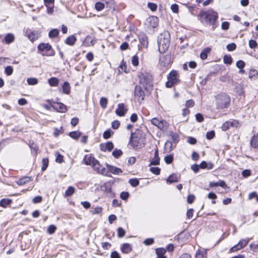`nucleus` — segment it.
I'll return each instance as SVG.
<instances>
[{
	"instance_id": "a18cd8bd",
	"label": "nucleus",
	"mask_w": 258,
	"mask_h": 258,
	"mask_svg": "<svg viewBox=\"0 0 258 258\" xmlns=\"http://www.w3.org/2000/svg\"><path fill=\"white\" fill-rule=\"evenodd\" d=\"M95 8L97 11H100L104 8V5L102 3L97 2L95 5Z\"/></svg>"
},
{
	"instance_id": "393cba45",
	"label": "nucleus",
	"mask_w": 258,
	"mask_h": 258,
	"mask_svg": "<svg viewBox=\"0 0 258 258\" xmlns=\"http://www.w3.org/2000/svg\"><path fill=\"white\" fill-rule=\"evenodd\" d=\"M77 41V38L74 35L69 36L66 40V43L69 45H73Z\"/></svg>"
},
{
	"instance_id": "3c124183",
	"label": "nucleus",
	"mask_w": 258,
	"mask_h": 258,
	"mask_svg": "<svg viewBox=\"0 0 258 258\" xmlns=\"http://www.w3.org/2000/svg\"><path fill=\"white\" fill-rule=\"evenodd\" d=\"M241 246L239 245V243H238L236 245H234L232 246L229 250V251L232 252H235L239 250H240L241 249L243 248L242 247H240Z\"/></svg>"
},
{
	"instance_id": "680f3d73",
	"label": "nucleus",
	"mask_w": 258,
	"mask_h": 258,
	"mask_svg": "<svg viewBox=\"0 0 258 258\" xmlns=\"http://www.w3.org/2000/svg\"><path fill=\"white\" fill-rule=\"evenodd\" d=\"M5 72L7 75H11L13 72V69L11 66H7L6 67Z\"/></svg>"
},
{
	"instance_id": "ddd939ff",
	"label": "nucleus",
	"mask_w": 258,
	"mask_h": 258,
	"mask_svg": "<svg viewBox=\"0 0 258 258\" xmlns=\"http://www.w3.org/2000/svg\"><path fill=\"white\" fill-rule=\"evenodd\" d=\"M179 77V75L177 71L172 70L168 74L167 76V80L168 81H179V80H178Z\"/></svg>"
},
{
	"instance_id": "412c9836",
	"label": "nucleus",
	"mask_w": 258,
	"mask_h": 258,
	"mask_svg": "<svg viewBox=\"0 0 258 258\" xmlns=\"http://www.w3.org/2000/svg\"><path fill=\"white\" fill-rule=\"evenodd\" d=\"M166 251V249L163 248H157L156 249V253L157 255V258H166L164 255Z\"/></svg>"
},
{
	"instance_id": "69168bd1",
	"label": "nucleus",
	"mask_w": 258,
	"mask_h": 258,
	"mask_svg": "<svg viewBox=\"0 0 258 258\" xmlns=\"http://www.w3.org/2000/svg\"><path fill=\"white\" fill-rule=\"evenodd\" d=\"M120 125V122L118 120H114L111 123V126L113 129H117Z\"/></svg>"
},
{
	"instance_id": "bb28decb",
	"label": "nucleus",
	"mask_w": 258,
	"mask_h": 258,
	"mask_svg": "<svg viewBox=\"0 0 258 258\" xmlns=\"http://www.w3.org/2000/svg\"><path fill=\"white\" fill-rule=\"evenodd\" d=\"M233 86H235V92L239 95H241L243 92V88L241 84H239L235 82L234 84H233Z\"/></svg>"
},
{
	"instance_id": "72a5a7b5",
	"label": "nucleus",
	"mask_w": 258,
	"mask_h": 258,
	"mask_svg": "<svg viewBox=\"0 0 258 258\" xmlns=\"http://www.w3.org/2000/svg\"><path fill=\"white\" fill-rule=\"evenodd\" d=\"M210 49L209 48H207L204 49L200 54V57L202 59H206L207 58L208 53L210 52Z\"/></svg>"
},
{
	"instance_id": "aec40b11",
	"label": "nucleus",
	"mask_w": 258,
	"mask_h": 258,
	"mask_svg": "<svg viewBox=\"0 0 258 258\" xmlns=\"http://www.w3.org/2000/svg\"><path fill=\"white\" fill-rule=\"evenodd\" d=\"M250 143L252 147L258 149V133L253 136Z\"/></svg>"
},
{
	"instance_id": "7ed1b4c3",
	"label": "nucleus",
	"mask_w": 258,
	"mask_h": 258,
	"mask_svg": "<svg viewBox=\"0 0 258 258\" xmlns=\"http://www.w3.org/2000/svg\"><path fill=\"white\" fill-rule=\"evenodd\" d=\"M170 44V35L168 32L161 34L158 38L159 51L164 53L168 48Z\"/></svg>"
},
{
	"instance_id": "39448f33",
	"label": "nucleus",
	"mask_w": 258,
	"mask_h": 258,
	"mask_svg": "<svg viewBox=\"0 0 258 258\" xmlns=\"http://www.w3.org/2000/svg\"><path fill=\"white\" fill-rule=\"evenodd\" d=\"M128 144L134 149H138L141 148L140 139L137 136H136L135 133H131Z\"/></svg>"
},
{
	"instance_id": "09e8293b",
	"label": "nucleus",
	"mask_w": 258,
	"mask_h": 258,
	"mask_svg": "<svg viewBox=\"0 0 258 258\" xmlns=\"http://www.w3.org/2000/svg\"><path fill=\"white\" fill-rule=\"evenodd\" d=\"M160 164V158L154 157L151 161L149 166L151 165H157Z\"/></svg>"
},
{
	"instance_id": "4be33fe9",
	"label": "nucleus",
	"mask_w": 258,
	"mask_h": 258,
	"mask_svg": "<svg viewBox=\"0 0 258 258\" xmlns=\"http://www.w3.org/2000/svg\"><path fill=\"white\" fill-rule=\"evenodd\" d=\"M31 180V177L29 176H24L20 179H19L18 181H16V183L19 185H23L26 183L29 182Z\"/></svg>"
},
{
	"instance_id": "4c0bfd02",
	"label": "nucleus",
	"mask_w": 258,
	"mask_h": 258,
	"mask_svg": "<svg viewBox=\"0 0 258 258\" xmlns=\"http://www.w3.org/2000/svg\"><path fill=\"white\" fill-rule=\"evenodd\" d=\"M113 132L110 129L105 131L103 134V137L105 139H108L113 135Z\"/></svg>"
},
{
	"instance_id": "b1692460",
	"label": "nucleus",
	"mask_w": 258,
	"mask_h": 258,
	"mask_svg": "<svg viewBox=\"0 0 258 258\" xmlns=\"http://www.w3.org/2000/svg\"><path fill=\"white\" fill-rule=\"evenodd\" d=\"M161 64L163 66H168L170 63V56L169 55H165L160 58Z\"/></svg>"
},
{
	"instance_id": "8fccbe9b",
	"label": "nucleus",
	"mask_w": 258,
	"mask_h": 258,
	"mask_svg": "<svg viewBox=\"0 0 258 258\" xmlns=\"http://www.w3.org/2000/svg\"><path fill=\"white\" fill-rule=\"evenodd\" d=\"M125 231L121 227H119L117 229V236L119 238L123 237L125 235Z\"/></svg>"
},
{
	"instance_id": "864d4df0",
	"label": "nucleus",
	"mask_w": 258,
	"mask_h": 258,
	"mask_svg": "<svg viewBox=\"0 0 258 258\" xmlns=\"http://www.w3.org/2000/svg\"><path fill=\"white\" fill-rule=\"evenodd\" d=\"M47 8V13L49 15L52 14L54 12V4L45 6Z\"/></svg>"
},
{
	"instance_id": "4468645a",
	"label": "nucleus",
	"mask_w": 258,
	"mask_h": 258,
	"mask_svg": "<svg viewBox=\"0 0 258 258\" xmlns=\"http://www.w3.org/2000/svg\"><path fill=\"white\" fill-rule=\"evenodd\" d=\"M120 250L122 253H128L132 251V246L128 243H123L120 246Z\"/></svg>"
},
{
	"instance_id": "58836bf2",
	"label": "nucleus",
	"mask_w": 258,
	"mask_h": 258,
	"mask_svg": "<svg viewBox=\"0 0 258 258\" xmlns=\"http://www.w3.org/2000/svg\"><path fill=\"white\" fill-rule=\"evenodd\" d=\"M123 153L120 149H115L112 153V156L115 158H118L122 155Z\"/></svg>"
},
{
	"instance_id": "a878e982",
	"label": "nucleus",
	"mask_w": 258,
	"mask_h": 258,
	"mask_svg": "<svg viewBox=\"0 0 258 258\" xmlns=\"http://www.w3.org/2000/svg\"><path fill=\"white\" fill-rule=\"evenodd\" d=\"M221 186L222 187H225L226 186V183L223 180H220L218 182H211L210 183V187H215V186Z\"/></svg>"
},
{
	"instance_id": "5fc2aeb1",
	"label": "nucleus",
	"mask_w": 258,
	"mask_h": 258,
	"mask_svg": "<svg viewBox=\"0 0 258 258\" xmlns=\"http://www.w3.org/2000/svg\"><path fill=\"white\" fill-rule=\"evenodd\" d=\"M248 242L249 239L248 238L241 239L239 241L238 243L239 244V245L241 246L240 247L243 248L247 244Z\"/></svg>"
},
{
	"instance_id": "c85d7f7f",
	"label": "nucleus",
	"mask_w": 258,
	"mask_h": 258,
	"mask_svg": "<svg viewBox=\"0 0 258 258\" xmlns=\"http://www.w3.org/2000/svg\"><path fill=\"white\" fill-rule=\"evenodd\" d=\"M258 76V71L256 70H251L249 72V78L250 79L255 80Z\"/></svg>"
},
{
	"instance_id": "f704fd0d",
	"label": "nucleus",
	"mask_w": 258,
	"mask_h": 258,
	"mask_svg": "<svg viewBox=\"0 0 258 258\" xmlns=\"http://www.w3.org/2000/svg\"><path fill=\"white\" fill-rule=\"evenodd\" d=\"M81 135V133L79 131H73L69 133V136L74 139H78Z\"/></svg>"
},
{
	"instance_id": "f257e3e1",
	"label": "nucleus",
	"mask_w": 258,
	"mask_h": 258,
	"mask_svg": "<svg viewBox=\"0 0 258 258\" xmlns=\"http://www.w3.org/2000/svg\"><path fill=\"white\" fill-rule=\"evenodd\" d=\"M198 17L202 23L212 25L213 30L216 27L215 24L218 18V15L213 9H209L201 11Z\"/></svg>"
},
{
	"instance_id": "473e14b6",
	"label": "nucleus",
	"mask_w": 258,
	"mask_h": 258,
	"mask_svg": "<svg viewBox=\"0 0 258 258\" xmlns=\"http://www.w3.org/2000/svg\"><path fill=\"white\" fill-rule=\"evenodd\" d=\"M139 40L140 43L142 44L143 46L145 47H148V38L146 36H143L142 37H140L139 38Z\"/></svg>"
},
{
	"instance_id": "052dcab7",
	"label": "nucleus",
	"mask_w": 258,
	"mask_h": 258,
	"mask_svg": "<svg viewBox=\"0 0 258 258\" xmlns=\"http://www.w3.org/2000/svg\"><path fill=\"white\" fill-rule=\"evenodd\" d=\"M215 134L214 131L208 132L206 134V138L208 140H211L215 137Z\"/></svg>"
},
{
	"instance_id": "338daca9",
	"label": "nucleus",
	"mask_w": 258,
	"mask_h": 258,
	"mask_svg": "<svg viewBox=\"0 0 258 258\" xmlns=\"http://www.w3.org/2000/svg\"><path fill=\"white\" fill-rule=\"evenodd\" d=\"M102 211V208L100 207H97L92 211V214H100Z\"/></svg>"
},
{
	"instance_id": "423d86ee",
	"label": "nucleus",
	"mask_w": 258,
	"mask_h": 258,
	"mask_svg": "<svg viewBox=\"0 0 258 258\" xmlns=\"http://www.w3.org/2000/svg\"><path fill=\"white\" fill-rule=\"evenodd\" d=\"M137 77L141 81H152V75L145 70H141L137 73Z\"/></svg>"
},
{
	"instance_id": "0eeeda50",
	"label": "nucleus",
	"mask_w": 258,
	"mask_h": 258,
	"mask_svg": "<svg viewBox=\"0 0 258 258\" xmlns=\"http://www.w3.org/2000/svg\"><path fill=\"white\" fill-rule=\"evenodd\" d=\"M92 167L97 172L102 175H107V170L104 167H103L99 163V161L97 160H96V161H95V162L94 163H93Z\"/></svg>"
},
{
	"instance_id": "7c9ffc66",
	"label": "nucleus",
	"mask_w": 258,
	"mask_h": 258,
	"mask_svg": "<svg viewBox=\"0 0 258 258\" xmlns=\"http://www.w3.org/2000/svg\"><path fill=\"white\" fill-rule=\"evenodd\" d=\"M12 203V200L8 199H3L0 201V206L3 207H6L8 205H10Z\"/></svg>"
},
{
	"instance_id": "2f4dec72",
	"label": "nucleus",
	"mask_w": 258,
	"mask_h": 258,
	"mask_svg": "<svg viewBox=\"0 0 258 258\" xmlns=\"http://www.w3.org/2000/svg\"><path fill=\"white\" fill-rule=\"evenodd\" d=\"M62 90L64 93L68 94L70 92V86L68 82H64L62 85Z\"/></svg>"
},
{
	"instance_id": "cd10ccee",
	"label": "nucleus",
	"mask_w": 258,
	"mask_h": 258,
	"mask_svg": "<svg viewBox=\"0 0 258 258\" xmlns=\"http://www.w3.org/2000/svg\"><path fill=\"white\" fill-rule=\"evenodd\" d=\"M15 36L12 33L7 34L5 37V40L7 44H10L14 41Z\"/></svg>"
},
{
	"instance_id": "1a4fd4ad",
	"label": "nucleus",
	"mask_w": 258,
	"mask_h": 258,
	"mask_svg": "<svg viewBox=\"0 0 258 258\" xmlns=\"http://www.w3.org/2000/svg\"><path fill=\"white\" fill-rule=\"evenodd\" d=\"M101 189L108 196L111 197L113 193L111 189V184L109 182H106L101 186Z\"/></svg>"
},
{
	"instance_id": "f3484780",
	"label": "nucleus",
	"mask_w": 258,
	"mask_h": 258,
	"mask_svg": "<svg viewBox=\"0 0 258 258\" xmlns=\"http://www.w3.org/2000/svg\"><path fill=\"white\" fill-rule=\"evenodd\" d=\"M96 159H95L93 157L89 155H86L85 156L84 158V161L86 165H92V166L93 165V163H94L95 161H96Z\"/></svg>"
},
{
	"instance_id": "13d9d810",
	"label": "nucleus",
	"mask_w": 258,
	"mask_h": 258,
	"mask_svg": "<svg viewBox=\"0 0 258 258\" xmlns=\"http://www.w3.org/2000/svg\"><path fill=\"white\" fill-rule=\"evenodd\" d=\"M253 198H255L256 202L258 203V195L255 191H253L250 193L248 195L249 200H251Z\"/></svg>"
},
{
	"instance_id": "6ab92c4d",
	"label": "nucleus",
	"mask_w": 258,
	"mask_h": 258,
	"mask_svg": "<svg viewBox=\"0 0 258 258\" xmlns=\"http://www.w3.org/2000/svg\"><path fill=\"white\" fill-rule=\"evenodd\" d=\"M148 22L152 27L155 28L158 25V19L156 16H152L149 18Z\"/></svg>"
},
{
	"instance_id": "5701e85b",
	"label": "nucleus",
	"mask_w": 258,
	"mask_h": 258,
	"mask_svg": "<svg viewBox=\"0 0 258 258\" xmlns=\"http://www.w3.org/2000/svg\"><path fill=\"white\" fill-rule=\"evenodd\" d=\"M178 181V177L176 174H171L166 179L167 183H172L173 182H177Z\"/></svg>"
},
{
	"instance_id": "de8ad7c7",
	"label": "nucleus",
	"mask_w": 258,
	"mask_h": 258,
	"mask_svg": "<svg viewBox=\"0 0 258 258\" xmlns=\"http://www.w3.org/2000/svg\"><path fill=\"white\" fill-rule=\"evenodd\" d=\"M150 171L155 175H159L160 173V169L158 167H151Z\"/></svg>"
},
{
	"instance_id": "0e129e2a",
	"label": "nucleus",
	"mask_w": 258,
	"mask_h": 258,
	"mask_svg": "<svg viewBox=\"0 0 258 258\" xmlns=\"http://www.w3.org/2000/svg\"><path fill=\"white\" fill-rule=\"evenodd\" d=\"M236 67L239 69H243L245 66V62L241 60H239L236 62Z\"/></svg>"
},
{
	"instance_id": "e433bc0d",
	"label": "nucleus",
	"mask_w": 258,
	"mask_h": 258,
	"mask_svg": "<svg viewBox=\"0 0 258 258\" xmlns=\"http://www.w3.org/2000/svg\"><path fill=\"white\" fill-rule=\"evenodd\" d=\"M42 166L41 167V170L44 171L47 168L49 163V160L48 158H43L42 160Z\"/></svg>"
},
{
	"instance_id": "603ef678",
	"label": "nucleus",
	"mask_w": 258,
	"mask_h": 258,
	"mask_svg": "<svg viewBox=\"0 0 258 258\" xmlns=\"http://www.w3.org/2000/svg\"><path fill=\"white\" fill-rule=\"evenodd\" d=\"M56 229V227L54 225H51L48 226L47 232L50 234L54 233Z\"/></svg>"
},
{
	"instance_id": "6e6552de",
	"label": "nucleus",
	"mask_w": 258,
	"mask_h": 258,
	"mask_svg": "<svg viewBox=\"0 0 258 258\" xmlns=\"http://www.w3.org/2000/svg\"><path fill=\"white\" fill-rule=\"evenodd\" d=\"M151 123L157 126L161 130H164L166 128V122L162 119H159L157 118H154L151 120Z\"/></svg>"
},
{
	"instance_id": "9b49d317",
	"label": "nucleus",
	"mask_w": 258,
	"mask_h": 258,
	"mask_svg": "<svg viewBox=\"0 0 258 258\" xmlns=\"http://www.w3.org/2000/svg\"><path fill=\"white\" fill-rule=\"evenodd\" d=\"M114 147L113 144L112 142H107L106 144H101L100 148L102 151L105 152L107 150L110 152Z\"/></svg>"
},
{
	"instance_id": "dca6fc26",
	"label": "nucleus",
	"mask_w": 258,
	"mask_h": 258,
	"mask_svg": "<svg viewBox=\"0 0 258 258\" xmlns=\"http://www.w3.org/2000/svg\"><path fill=\"white\" fill-rule=\"evenodd\" d=\"M107 166L108 170L112 174L118 175L122 173L121 169L118 167L110 165H107Z\"/></svg>"
},
{
	"instance_id": "e2e57ef3",
	"label": "nucleus",
	"mask_w": 258,
	"mask_h": 258,
	"mask_svg": "<svg viewBox=\"0 0 258 258\" xmlns=\"http://www.w3.org/2000/svg\"><path fill=\"white\" fill-rule=\"evenodd\" d=\"M236 45L234 43H231L230 44H228L226 48L228 51H233L236 49Z\"/></svg>"
},
{
	"instance_id": "37998d69",
	"label": "nucleus",
	"mask_w": 258,
	"mask_h": 258,
	"mask_svg": "<svg viewBox=\"0 0 258 258\" xmlns=\"http://www.w3.org/2000/svg\"><path fill=\"white\" fill-rule=\"evenodd\" d=\"M223 60L224 63L227 64H231L232 62V58L230 55H224Z\"/></svg>"
},
{
	"instance_id": "9d476101",
	"label": "nucleus",
	"mask_w": 258,
	"mask_h": 258,
	"mask_svg": "<svg viewBox=\"0 0 258 258\" xmlns=\"http://www.w3.org/2000/svg\"><path fill=\"white\" fill-rule=\"evenodd\" d=\"M40 34V32L37 30L26 31L27 36L32 42L38 38Z\"/></svg>"
},
{
	"instance_id": "ea45409f",
	"label": "nucleus",
	"mask_w": 258,
	"mask_h": 258,
	"mask_svg": "<svg viewBox=\"0 0 258 258\" xmlns=\"http://www.w3.org/2000/svg\"><path fill=\"white\" fill-rule=\"evenodd\" d=\"M107 102H108V101H107V99L106 98L101 97L100 98V105L102 108L105 109L106 108L107 105Z\"/></svg>"
},
{
	"instance_id": "bf43d9fd",
	"label": "nucleus",
	"mask_w": 258,
	"mask_h": 258,
	"mask_svg": "<svg viewBox=\"0 0 258 258\" xmlns=\"http://www.w3.org/2000/svg\"><path fill=\"white\" fill-rule=\"evenodd\" d=\"M148 7L152 11H155L157 9V5L154 3H149L148 4Z\"/></svg>"
},
{
	"instance_id": "774afa93",
	"label": "nucleus",
	"mask_w": 258,
	"mask_h": 258,
	"mask_svg": "<svg viewBox=\"0 0 258 258\" xmlns=\"http://www.w3.org/2000/svg\"><path fill=\"white\" fill-rule=\"evenodd\" d=\"M196 118L198 122H201L204 120V117L201 113H198L196 115Z\"/></svg>"
},
{
	"instance_id": "c9c22d12",
	"label": "nucleus",
	"mask_w": 258,
	"mask_h": 258,
	"mask_svg": "<svg viewBox=\"0 0 258 258\" xmlns=\"http://www.w3.org/2000/svg\"><path fill=\"white\" fill-rule=\"evenodd\" d=\"M127 66L126 62L122 60L120 62V64L119 67V72H126Z\"/></svg>"
},
{
	"instance_id": "c756f323",
	"label": "nucleus",
	"mask_w": 258,
	"mask_h": 258,
	"mask_svg": "<svg viewBox=\"0 0 258 258\" xmlns=\"http://www.w3.org/2000/svg\"><path fill=\"white\" fill-rule=\"evenodd\" d=\"M59 34V30L57 29L51 30L48 33V36L50 38H53L57 37Z\"/></svg>"
},
{
	"instance_id": "f03ea898",
	"label": "nucleus",
	"mask_w": 258,
	"mask_h": 258,
	"mask_svg": "<svg viewBox=\"0 0 258 258\" xmlns=\"http://www.w3.org/2000/svg\"><path fill=\"white\" fill-rule=\"evenodd\" d=\"M215 104L218 110L227 108L230 104L231 98L225 93H220L215 96Z\"/></svg>"
},
{
	"instance_id": "4d7b16f0",
	"label": "nucleus",
	"mask_w": 258,
	"mask_h": 258,
	"mask_svg": "<svg viewBox=\"0 0 258 258\" xmlns=\"http://www.w3.org/2000/svg\"><path fill=\"white\" fill-rule=\"evenodd\" d=\"M120 197L122 200H126L129 197V193L127 191H122L120 193Z\"/></svg>"
},
{
	"instance_id": "2eb2a0df",
	"label": "nucleus",
	"mask_w": 258,
	"mask_h": 258,
	"mask_svg": "<svg viewBox=\"0 0 258 258\" xmlns=\"http://www.w3.org/2000/svg\"><path fill=\"white\" fill-rule=\"evenodd\" d=\"M52 107L58 112H65L67 111L66 106L62 103H56Z\"/></svg>"
},
{
	"instance_id": "c03bdc74",
	"label": "nucleus",
	"mask_w": 258,
	"mask_h": 258,
	"mask_svg": "<svg viewBox=\"0 0 258 258\" xmlns=\"http://www.w3.org/2000/svg\"><path fill=\"white\" fill-rule=\"evenodd\" d=\"M233 122L226 121L224 123L221 127L222 130L226 131L229 128L230 126H232Z\"/></svg>"
},
{
	"instance_id": "f8f14e48",
	"label": "nucleus",
	"mask_w": 258,
	"mask_h": 258,
	"mask_svg": "<svg viewBox=\"0 0 258 258\" xmlns=\"http://www.w3.org/2000/svg\"><path fill=\"white\" fill-rule=\"evenodd\" d=\"M126 111L127 109H125L124 104L119 103L118 104V107L115 110V113L119 116H123Z\"/></svg>"
},
{
	"instance_id": "49530a36",
	"label": "nucleus",
	"mask_w": 258,
	"mask_h": 258,
	"mask_svg": "<svg viewBox=\"0 0 258 258\" xmlns=\"http://www.w3.org/2000/svg\"><path fill=\"white\" fill-rule=\"evenodd\" d=\"M132 63L135 67L139 65V57L137 55H135L132 57Z\"/></svg>"
},
{
	"instance_id": "a211bd4d",
	"label": "nucleus",
	"mask_w": 258,
	"mask_h": 258,
	"mask_svg": "<svg viewBox=\"0 0 258 258\" xmlns=\"http://www.w3.org/2000/svg\"><path fill=\"white\" fill-rule=\"evenodd\" d=\"M51 49V46L48 43H41L38 46V49L41 51H48Z\"/></svg>"
},
{
	"instance_id": "a19ab883",
	"label": "nucleus",
	"mask_w": 258,
	"mask_h": 258,
	"mask_svg": "<svg viewBox=\"0 0 258 258\" xmlns=\"http://www.w3.org/2000/svg\"><path fill=\"white\" fill-rule=\"evenodd\" d=\"M75 188L73 186H69L65 192V195L67 197L71 196L75 192Z\"/></svg>"
},
{
	"instance_id": "20e7f679",
	"label": "nucleus",
	"mask_w": 258,
	"mask_h": 258,
	"mask_svg": "<svg viewBox=\"0 0 258 258\" xmlns=\"http://www.w3.org/2000/svg\"><path fill=\"white\" fill-rule=\"evenodd\" d=\"M148 82H140L139 85H137L135 89V96L137 98L138 101L140 103L144 99L145 93L143 90V88L145 89L146 87H145V84H147Z\"/></svg>"
},
{
	"instance_id": "6e6d98bb",
	"label": "nucleus",
	"mask_w": 258,
	"mask_h": 258,
	"mask_svg": "<svg viewBox=\"0 0 258 258\" xmlns=\"http://www.w3.org/2000/svg\"><path fill=\"white\" fill-rule=\"evenodd\" d=\"M164 160L167 164H170L173 160V157L171 155H167L165 157Z\"/></svg>"
},
{
	"instance_id": "79ce46f5",
	"label": "nucleus",
	"mask_w": 258,
	"mask_h": 258,
	"mask_svg": "<svg viewBox=\"0 0 258 258\" xmlns=\"http://www.w3.org/2000/svg\"><path fill=\"white\" fill-rule=\"evenodd\" d=\"M128 182L133 187H136L139 184V180L137 178L130 179Z\"/></svg>"
}]
</instances>
